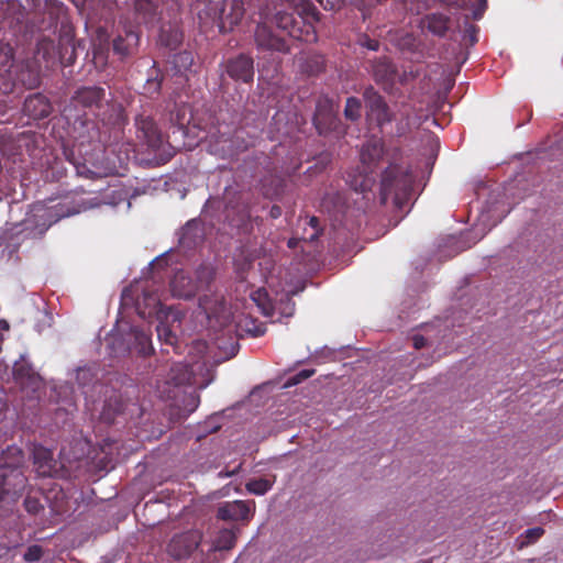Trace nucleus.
Listing matches in <instances>:
<instances>
[{"mask_svg": "<svg viewBox=\"0 0 563 563\" xmlns=\"http://www.w3.org/2000/svg\"><path fill=\"white\" fill-rule=\"evenodd\" d=\"M205 367L206 362H195L190 365L174 362L168 366L165 378L157 380L159 396L165 399H174V406L180 411L183 418L194 412L200 402L199 395L196 391L186 393L183 387L189 384L203 389L212 382V376L202 380L198 378V373L202 375Z\"/></svg>", "mask_w": 563, "mask_h": 563, "instance_id": "1", "label": "nucleus"}, {"mask_svg": "<svg viewBox=\"0 0 563 563\" xmlns=\"http://www.w3.org/2000/svg\"><path fill=\"white\" fill-rule=\"evenodd\" d=\"M220 211L224 221L243 233H251L253 222L258 221V217L253 218L251 214L247 196L229 186L225 187L222 200L219 198L208 199L202 213L205 217L210 216L220 219Z\"/></svg>", "mask_w": 563, "mask_h": 563, "instance_id": "2", "label": "nucleus"}, {"mask_svg": "<svg viewBox=\"0 0 563 563\" xmlns=\"http://www.w3.org/2000/svg\"><path fill=\"white\" fill-rule=\"evenodd\" d=\"M413 179L408 165L389 162L380 178V202L391 201L396 210L404 211L411 200Z\"/></svg>", "mask_w": 563, "mask_h": 563, "instance_id": "3", "label": "nucleus"}, {"mask_svg": "<svg viewBox=\"0 0 563 563\" xmlns=\"http://www.w3.org/2000/svg\"><path fill=\"white\" fill-rule=\"evenodd\" d=\"M213 280V271L201 265L195 272V278L184 269L177 271L170 280V291L174 297L190 299L199 290L206 289Z\"/></svg>", "mask_w": 563, "mask_h": 563, "instance_id": "4", "label": "nucleus"}, {"mask_svg": "<svg viewBox=\"0 0 563 563\" xmlns=\"http://www.w3.org/2000/svg\"><path fill=\"white\" fill-rule=\"evenodd\" d=\"M23 452L16 445H9L0 452V470H11L13 484L9 482L7 473L0 474V499L4 494L18 493L25 486V477L19 470L23 464Z\"/></svg>", "mask_w": 563, "mask_h": 563, "instance_id": "5", "label": "nucleus"}, {"mask_svg": "<svg viewBox=\"0 0 563 563\" xmlns=\"http://www.w3.org/2000/svg\"><path fill=\"white\" fill-rule=\"evenodd\" d=\"M360 157L365 175L361 177L360 181L355 179L351 184L355 190L360 191H366L371 188L373 178H371L368 174L373 173L382 161H396L395 155L390 156V154L385 150L383 141L379 139L368 140L362 146Z\"/></svg>", "mask_w": 563, "mask_h": 563, "instance_id": "6", "label": "nucleus"}, {"mask_svg": "<svg viewBox=\"0 0 563 563\" xmlns=\"http://www.w3.org/2000/svg\"><path fill=\"white\" fill-rule=\"evenodd\" d=\"M104 104H108V99L103 88L97 86L81 87L75 91L69 103L64 108L63 114L68 120H77L80 118L77 112L78 108L88 109L97 114Z\"/></svg>", "mask_w": 563, "mask_h": 563, "instance_id": "7", "label": "nucleus"}, {"mask_svg": "<svg viewBox=\"0 0 563 563\" xmlns=\"http://www.w3.org/2000/svg\"><path fill=\"white\" fill-rule=\"evenodd\" d=\"M80 212V208L76 206H70L68 201L58 202L55 206L46 207L44 205L37 203L33 207L31 214L25 219L24 224L25 228L29 229L30 225L36 222V228L38 233H44L53 223H56L63 218L74 216Z\"/></svg>", "mask_w": 563, "mask_h": 563, "instance_id": "8", "label": "nucleus"}, {"mask_svg": "<svg viewBox=\"0 0 563 563\" xmlns=\"http://www.w3.org/2000/svg\"><path fill=\"white\" fill-rule=\"evenodd\" d=\"M260 21L255 30V43L257 49L262 53L265 52H287L288 46L284 38L275 35L272 30L266 25L271 21L272 12L268 5L260 9Z\"/></svg>", "mask_w": 563, "mask_h": 563, "instance_id": "9", "label": "nucleus"}, {"mask_svg": "<svg viewBox=\"0 0 563 563\" xmlns=\"http://www.w3.org/2000/svg\"><path fill=\"white\" fill-rule=\"evenodd\" d=\"M363 98L366 107L367 120L382 128L394 120V114L390 111L385 99L374 89L368 86L364 89Z\"/></svg>", "mask_w": 563, "mask_h": 563, "instance_id": "10", "label": "nucleus"}, {"mask_svg": "<svg viewBox=\"0 0 563 563\" xmlns=\"http://www.w3.org/2000/svg\"><path fill=\"white\" fill-rule=\"evenodd\" d=\"M75 48L69 45L62 44L58 56L55 42L48 37H43L37 42L36 57L46 62V67L54 66L59 60L64 66L74 63Z\"/></svg>", "mask_w": 563, "mask_h": 563, "instance_id": "11", "label": "nucleus"}, {"mask_svg": "<svg viewBox=\"0 0 563 563\" xmlns=\"http://www.w3.org/2000/svg\"><path fill=\"white\" fill-rule=\"evenodd\" d=\"M199 307L209 319L214 318L221 327L228 324L233 318L223 296L218 292L202 295L199 298Z\"/></svg>", "mask_w": 563, "mask_h": 563, "instance_id": "12", "label": "nucleus"}, {"mask_svg": "<svg viewBox=\"0 0 563 563\" xmlns=\"http://www.w3.org/2000/svg\"><path fill=\"white\" fill-rule=\"evenodd\" d=\"M156 332L158 340L167 345L175 346L177 343L176 330L179 328L183 313L178 310L158 313Z\"/></svg>", "mask_w": 563, "mask_h": 563, "instance_id": "13", "label": "nucleus"}, {"mask_svg": "<svg viewBox=\"0 0 563 563\" xmlns=\"http://www.w3.org/2000/svg\"><path fill=\"white\" fill-rule=\"evenodd\" d=\"M172 307H164L161 302L159 297L154 290H144L142 296L136 300V311L143 319L155 317L158 318V313L173 311Z\"/></svg>", "mask_w": 563, "mask_h": 563, "instance_id": "14", "label": "nucleus"}, {"mask_svg": "<svg viewBox=\"0 0 563 563\" xmlns=\"http://www.w3.org/2000/svg\"><path fill=\"white\" fill-rule=\"evenodd\" d=\"M228 75L234 80L250 82L254 77V63L252 57L241 54L229 59L225 65Z\"/></svg>", "mask_w": 563, "mask_h": 563, "instance_id": "15", "label": "nucleus"}, {"mask_svg": "<svg viewBox=\"0 0 563 563\" xmlns=\"http://www.w3.org/2000/svg\"><path fill=\"white\" fill-rule=\"evenodd\" d=\"M252 516V509L247 501L234 500L225 501L219 505L217 517L223 521L249 520Z\"/></svg>", "mask_w": 563, "mask_h": 563, "instance_id": "16", "label": "nucleus"}, {"mask_svg": "<svg viewBox=\"0 0 563 563\" xmlns=\"http://www.w3.org/2000/svg\"><path fill=\"white\" fill-rule=\"evenodd\" d=\"M137 136L143 140L148 147L158 150L163 144V137L155 122L150 117L139 115L135 119Z\"/></svg>", "mask_w": 563, "mask_h": 563, "instance_id": "17", "label": "nucleus"}, {"mask_svg": "<svg viewBox=\"0 0 563 563\" xmlns=\"http://www.w3.org/2000/svg\"><path fill=\"white\" fill-rule=\"evenodd\" d=\"M52 110L51 101L42 93L29 96L23 104V113L33 120H41L48 117Z\"/></svg>", "mask_w": 563, "mask_h": 563, "instance_id": "18", "label": "nucleus"}, {"mask_svg": "<svg viewBox=\"0 0 563 563\" xmlns=\"http://www.w3.org/2000/svg\"><path fill=\"white\" fill-rule=\"evenodd\" d=\"M33 464L40 476H52L56 471V462L51 450L42 445H33L32 448Z\"/></svg>", "mask_w": 563, "mask_h": 563, "instance_id": "19", "label": "nucleus"}, {"mask_svg": "<svg viewBox=\"0 0 563 563\" xmlns=\"http://www.w3.org/2000/svg\"><path fill=\"white\" fill-rule=\"evenodd\" d=\"M372 74L375 81L380 85L384 90H389L395 81L396 68L388 58L384 57L372 64Z\"/></svg>", "mask_w": 563, "mask_h": 563, "instance_id": "20", "label": "nucleus"}, {"mask_svg": "<svg viewBox=\"0 0 563 563\" xmlns=\"http://www.w3.org/2000/svg\"><path fill=\"white\" fill-rule=\"evenodd\" d=\"M205 236V230L200 220H189L179 231L178 241L183 247L191 249L199 244Z\"/></svg>", "mask_w": 563, "mask_h": 563, "instance_id": "21", "label": "nucleus"}, {"mask_svg": "<svg viewBox=\"0 0 563 563\" xmlns=\"http://www.w3.org/2000/svg\"><path fill=\"white\" fill-rule=\"evenodd\" d=\"M245 12L243 0H232L227 2L220 15V29L225 31L236 25L243 18Z\"/></svg>", "mask_w": 563, "mask_h": 563, "instance_id": "22", "label": "nucleus"}, {"mask_svg": "<svg viewBox=\"0 0 563 563\" xmlns=\"http://www.w3.org/2000/svg\"><path fill=\"white\" fill-rule=\"evenodd\" d=\"M13 375L23 388H30L37 391L42 386V379L30 365L25 362H15L13 366Z\"/></svg>", "mask_w": 563, "mask_h": 563, "instance_id": "23", "label": "nucleus"}, {"mask_svg": "<svg viewBox=\"0 0 563 563\" xmlns=\"http://www.w3.org/2000/svg\"><path fill=\"white\" fill-rule=\"evenodd\" d=\"M450 18L443 13H430L422 18L421 25L437 36H444L449 30Z\"/></svg>", "mask_w": 563, "mask_h": 563, "instance_id": "24", "label": "nucleus"}, {"mask_svg": "<svg viewBox=\"0 0 563 563\" xmlns=\"http://www.w3.org/2000/svg\"><path fill=\"white\" fill-rule=\"evenodd\" d=\"M128 338L131 341L132 349H134L139 354L147 355L152 352L153 347L151 336L145 330L132 327L130 328Z\"/></svg>", "mask_w": 563, "mask_h": 563, "instance_id": "25", "label": "nucleus"}, {"mask_svg": "<svg viewBox=\"0 0 563 563\" xmlns=\"http://www.w3.org/2000/svg\"><path fill=\"white\" fill-rule=\"evenodd\" d=\"M106 345L109 355L113 357L124 356L132 350L129 338L123 336L119 332L107 335Z\"/></svg>", "mask_w": 563, "mask_h": 563, "instance_id": "26", "label": "nucleus"}, {"mask_svg": "<svg viewBox=\"0 0 563 563\" xmlns=\"http://www.w3.org/2000/svg\"><path fill=\"white\" fill-rule=\"evenodd\" d=\"M139 44V35L134 31H125L113 40V51L120 57L129 56Z\"/></svg>", "mask_w": 563, "mask_h": 563, "instance_id": "27", "label": "nucleus"}, {"mask_svg": "<svg viewBox=\"0 0 563 563\" xmlns=\"http://www.w3.org/2000/svg\"><path fill=\"white\" fill-rule=\"evenodd\" d=\"M98 379V373L96 365L81 366L76 369V380L80 388L96 387ZM87 395V390H84Z\"/></svg>", "mask_w": 563, "mask_h": 563, "instance_id": "28", "label": "nucleus"}, {"mask_svg": "<svg viewBox=\"0 0 563 563\" xmlns=\"http://www.w3.org/2000/svg\"><path fill=\"white\" fill-rule=\"evenodd\" d=\"M274 20L280 30L286 31L290 36H297L296 32L299 30L298 21L291 13L282 10L276 11Z\"/></svg>", "mask_w": 563, "mask_h": 563, "instance_id": "29", "label": "nucleus"}, {"mask_svg": "<svg viewBox=\"0 0 563 563\" xmlns=\"http://www.w3.org/2000/svg\"><path fill=\"white\" fill-rule=\"evenodd\" d=\"M170 64L176 74L186 75L194 65L192 53L188 51L179 52L173 56Z\"/></svg>", "mask_w": 563, "mask_h": 563, "instance_id": "30", "label": "nucleus"}, {"mask_svg": "<svg viewBox=\"0 0 563 563\" xmlns=\"http://www.w3.org/2000/svg\"><path fill=\"white\" fill-rule=\"evenodd\" d=\"M251 299L264 316H273L274 307L265 289L258 288L257 290L253 291L251 294Z\"/></svg>", "mask_w": 563, "mask_h": 563, "instance_id": "31", "label": "nucleus"}, {"mask_svg": "<svg viewBox=\"0 0 563 563\" xmlns=\"http://www.w3.org/2000/svg\"><path fill=\"white\" fill-rule=\"evenodd\" d=\"M235 529H222L213 541V549L217 551L230 550L235 545Z\"/></svg>", "mask_w": 563, "mask_h": 563, "instance_id": "32", "label": "nucleus"}, {"mask_svg": "<svg viewBox=\"0 0 563 563\" xmlns=\"http://www.w3.org/2000/svg\"><path fill=\"white\" fill-rule=\"evenodd\" d=\"M238 327L240 331L245 332L254 338L263 335L266 331V328L262 322H258L257 320L247 316L241 318L238 321Z\"/></svg>", "mask_w": 563, "mask_h": 563, "instance_id": "33", "label": "nucleus"}, {"mask_svg": "<svg viewBox=\"0 0 563 563\" xmlns=\"http://www.w3.org/2000/svg\"><path fill=\"white\" fill-rule=\"evenodd\" d=\"M273 486V481L269 478H254L246 483V489L254 495H265Z\"/></svg>", "mask_w": 563, "mask_h": 563, "instance_id": "34", "label": "nucleus"}, {"mask_svg": "<svg viewBox=\"0 0 563 563\" xmlns=\"http://www.w3.org/2000/svg\"><path fill=\"white\" fill-rule=\"evenodd\" d=\"M344 115L351 121H356L361 117V101L355 97L346 99Z\"/></svg>", "mask_w": 563, "mask_h": 563, "instance_id": "35", "label": "nucleus"}, {"mask_svg": "<svg viewBox=\"0 0 563 563\" xmlns=\"http://www.w3.org/2000/svg\"><path fill=\"white\" fill-rule=\"evenodd\" d=\"M544 533L543 528L541 527H534L527 529L521 536H520V545L519 548L527 547L537 540H539Z\"/></svg>", "mask_w": 563, "mask_h": 563, "instance_id": "36", "label": "nucleus"}, {"mask_svg": "<svg viewBox=\"0 0 563 563\" xmlns=\"http://www.w3.org/2000/svg\"><path fill=\"white\" fill-rule=\"evenodd\" d=\"M299 15H313L314 8L309 0H289Z\"/></svg>", "mask_w": 563, "mask_h": 563, "instance_id": "37", "label": "nucleus"}, {"mask_svg": "<svg viewBox=\"0 0 563 563\" xmlns=\"http://www.w3.org/2000/svg\"><path fill=\"white\" fill-rule=\"evenodd\" d=\"M162 80L158 71L154 70L153 74L147 78L144 90L148 95L157 93L161 90Z\"/></svg>", "mask_w": 563, "mask_h": 563, "instance_id": "38", "label": "nucleus"}, {"mask_svg": "<svg viewBox=\"0 0 563 563\" xmlns=\"http://www.w3.org/2000/svg\"><path fill=\"white\" fill-rule=\"evenodd\" d=\"M307 224L310 227L311 233L305 235L302 239L309 242H314L322 232L319 219L317 217H311L307 221Z\"/></svg>", "mask_w": 563, "mask_h": 563, "instance_id": "39", "label": "nucleus"}, {"mask_svg": "<svg viewBox=\"0 0 563 563\" xmlns=\"http://www.w3.org/2000/svg\"><path fill=\"white\" fill-rule=\"evenodd\" d=\"M43 555V550L40 545H31L27 548L26 552L24 553V560L27 562H35L38 561Z\"/></svg>", "mask_w": 563, "mask_h": 563, "instance_id": "40", "label": "nucleus"}, {"mask_svg": "<svg viewBox=\"0 0 563 563\" xmlns=\"http://www.w3.org/2000/svg\"><path fill=\"white\" fill-rule=\"evenodd\" d=\"M76 173L86 178H97L101 177V173L89 168L86 163L84 164H75Z\"/></svg>", "mask_w": 563, "mask_h": 563, "instance_id": "41", "label": "nucleus"}, {"mask_svg": "<svg viewBox=\"0 0 563 563\" xmlns=\"http://www.w3.org/2000/svg\"><path fill=\"white\" fill-rule=\"evenodd\" d=\"M478 27L474 24H466L464 27V40L468 41L470 45L477 43Z\"/></svg>", "mask_w": 563, "mask_h": 563, "instance_id": "42", "label": "nucleus"}, {"mask_svg": "<svg viewBox=\"0 0 563 563\" xmlns=\"http://www.w3.org/2000/svg\"><path fill=\"white\" fill-rule=\"evenodd\" d=\"M313 373L314 371L312 369H302L301 372L289 378L287 386L297 385L312 376Z\"/></svg>", "mask_w": 563, "mask_h": 563, "instance_id": "43", "label": "nucleus"}, {"mask_svg": "<svg viewBox=\"0 0 563 563\" xmlns=\"http://www.w3.org/2000/svg\"><path fill=\"white\" fill-rule=\"evenodd\" d=\"M487 8V0H474L473 2V18L479 20Z\"/></svg>", "mask_w": 563, "mask_h": 563, "instance_id": "44", "label": "nucleus"}, {"mask_svg": "<svg viewBox=\"0 0 563 563\" xmlns=\"http://www.w3.org/2000/svg\"><path fill=\"white\" fill-rule=\"evenodd\" d=\"M12 65V57L10 55V49L7 47H0V69H7Z\"/></svg>", "mask_w": 563, "mask_h": 563, "instance_id": "45", "label": "nucleus"}, {"mask_svg": "<svg viewBox=\"0 0 563 563\" xmlns=\"http://www.w3.org/2000/svg\"><path fill=\"white\" fill-rule=\"evenodd\" d=\"M24 507H25L26 511L30 514H36L42 508L38 500L35 498H31V497L25 498Z\"/></svg>", "mask_w": 563, "mask_h": 563, "instance_id": "46", "label": "nucleus"}, {"mask_svg": "<svg viewBox=\"0 0 563 563\" xmlns=\"http://www.w3.org/2000/svg\"><path fill=\"white\" fill-rule=\"evenodd\" d=\"M325 10L339 9L343 0H316Z\"/></svg>", "mask_w": 563, "mask_h": 563, "instance_id": "47", "label": "nucleus"}, {"mask_svg": "<svg viewBox=\"0 0 563 563\" xmlns=\"http://www.w3.org/2000/svg\"><path fill=\"white\" fill-rule=\"evenodd\" d=\"M360 44L371 51H377L379 47V43L376 40H372L369 37H363L360 41Z\"/></svg>", "mask_w": 563, "mask_h": 563, "instance_id": "48", "label": "nucleus"}, {"mask_svg": "<svg viewBox=\"0 0 563 563\" xmlns=\"http://www.w3.org/2000/svg\"><path fill=\"white\" fill-rule=\"evenodd\" d=\"M413 346L417 350H420L426 346L427 340L422 335H413L412 338Z\"/></svg>", "mask_w": 563, "mask_h": 563, "instance_id": "49", "label": "nucleus"}, {"mask_svg": "<svg viewBox=\"0 0 563 563\" xmlns=\"http://www.w3.org/2000/svg\"><path fill=\"white\" fill-rule=\"evenodd\" d=\"M269 216L273 219H277L282 216V208L279 206H273L269 210Z\"/></svg>", "mask_w": 563, "mask_h": 563, "instance_id": "50", "label": "nucleus"}, {"mask_svg": "<svg viewBox=\"0 0 563 563\" xmlns=\"http://www.w3.org/2000/svg\"><path fill=\"white\" fill-rule=\"evenodd\" d=\"M353 3L357 7V8H361L362 5H364V1L365 0H352Z\"/></svg>", "mask_w": 563, "mask_h": 563, "instance_id": "51", "label": "nucleus"}, {"mask_svg": "<svg viewBox=\"0 0 563 563\" xmlns=\"http://www.w3.org/2000/svg\"><path fill=\"white\" fill-rule=\"evenodd\" d=\"M487 218H488V213H482V214H481V218H479V221H481L483 224H485V222H486V219H487Z\"/></svg>", "mask_w": 563, "mask_h": 563, "instance_id": "52", "label": "nucleus"}, {"mask_svg": "<svg viewBox=\"0 0 563 563\" xmlns=\"http://www.w3.org/2000/svg\"><path fill=\"white\" fill-rule=\"evenodd\" d=\"M296 244H297V240H296V239H290V240L288 241V246H289V247H295V246H296Z\"/></svg>", "mask_w": 563, "mask_h": 563, "instance_id": "53", "label": "nucleus"}, {"mask_svg": "<svg viewBox=\"0 0 563 563\" xmlns=\"http://www.w3.org/2000/svg\"><path fill=\"white\" fill-rule=\"evenodd\" d=\"M198 347H199V349H205V347H206V345H205L203 343H198Z\"/></svg>", "mask_w": 563, "mask_h": 563, "instance_id": "54", "label": "nucleus"}, {"mask_svg": "<svg viewBox=\"0 0 563 563\" xmlns=\"http://www.w3.org/2000/svg\"><path fill=\"white\" fill-rule=\"evenodd\" d=\"M478 230L481 231V229H478ZM486 232H487L486 230H482V235H481V238H482V236H484V235L486 234Z\"/></svg>", "mask_w": 563, "mask_h": 563, "instance_id": "55", "label": "nucleus"}, {"mask_svg": "<svg viewBox=\"0 0 563 563\" xmlns=\"http://www.w3.org/2000/svg\"><path fill=\"white\" fill-rule=\"evenodd\" d=\"M431 139H432V141H433L434 143H437V144L439 143V140H437V139H434V137H431Z\"/></svg>", "mask_w": 563, "mask_h": 563, "instance_id": "56", "label": "nucleus"}]
</instances>
